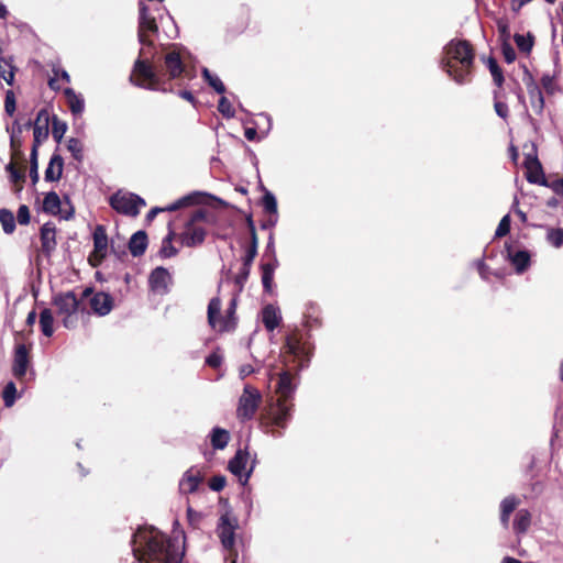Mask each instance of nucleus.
I'll return each mask as SVG.
<instances>
[{"label":"nucleus","mask_w":563,"mask_h":563,"mask_svg":"<svg viewBox=\"0 0 563 563\" xmlns=\"http://www.w3.org/2000/svg\"><path fill=\"white\" fill-rule=\"evenodd\" d=\"M245 222H246V225H247V229L250 232V236H257L256 228H255V223H254L252 214H247L245 217Z\"/></svg>","instance_id":"63"},{"label":"nucleus","mask_w":563,"mask_h":563,"mask_svg":"<svg viewBox=\"0 0 563 563\" xmlns=\"http://www.w3.org/2000/svg\"><path fill=\"white\" fill-rule=\"evenodd\" d=\"M507 251V257L514 265L517 273L521 274L530 266L531 257L528 251L512 252L511 245H505Z\"/></svg>","instance_id":"22"},{"label":"nucleus","mask_w":563,"mask_h":563,"mask_svg":"<svg viewBox=\"0 0 563 563\" xmlns=\"http://www.w3.org/2000/svg\"><path fill=\"white\" fill-rule=\"evenodd\" d=\"M278 221V214H268V218L261 223L263 230L272 229Z\"/></svg>","instance_id":"59"},{"label":"nucleus","mask_w":563,"mask_h":563,"mask_svg":"<svg viewBox=\"0 0 563 563\" xmlns=\"http://www.w3.org/2000/svg\"><path fill=\"white\" fill-rule=\"evenodd\" d=\"M221 306L219 297L211 298L207 311L208 323L219 333L233 332L238 327V295H233L231 298L224 316L221 314Z\"/></svg>","instance_id":"6"},{"label":"nucleus","mask_w":563,"mask_h":563,"mask_svg":"<svg viewBox=\"0 0 563 563\" xmlns=\"http://www.w3.org/2000/svg\"><path fill=\"white\" fill-rule=\"evenodd\" d=\"M203 199H205V195H202L200 192H192L190 195H187V196L178 199L177 201H175L174 203H172L165 208H158V207L152 208L148 211L146 219L148 221H152L157 216L158 212H163V211L172 212V211H176L181 208H185V207L200 205L203 202Z\"/></svg>","instance_id":"15"},{"label":"nucleus","mask_w":563,"mask_h":563,"mask_svg":"<svg viewBox=\"0 0 563 563\" xmlns=\"http://www.w3.org/2000/svg\"><path fill=\"white\" fill-rule=\"evenodd\" d=\"M4 110L10 117H12L16 110L15 95L12 90L5 92Z\"/></svg>","instance_id":"51"},{"label":"nucleus","mask_w":563,"mask_h":563,"mask_svg":"<svg viewBox=\"0 0 563 563\" xmlns=\"http://www.w3.org/2000/svg\"><path fill=\"white\" fill-rule=\"evenodd\" d=\"M218 111L225 118H233L235 111L227 97L222 96L218 103Z\"/></svg>","instance_id":"47"},{"label":"nucleus","mask_w":563,"mask_h":563,"mask_svg":"<svg viewBox=\"0 0 563 563\" xmlns=\"http://www.w3.org/2000/svg\"><path fill=\"white\" fill-rule=\"evenodd\" d=\"M147 249V234L145 231L135 232L129 241V250L134 257L142 256Z\"/></svg>","instance_id":"29"},{"label":"nucleus","mask_w":563,"mask_h":563,"mask_svg":"<svg viewBox=\"0 0 563 563\" xmlns=\"http://www.w3.org/2000/svg\"><path fill=\"white\" fill-rule=\"evenodd\" d=\"M532 516L528 509H519L516 512L515 520L512 523L514 531L517 534L526 533L531 526Z\"/></svg>","instance_id":"30"},{"label":"nucleus","mask_w":563,"mask_h":563,"mask_svg":"<svg viewBox=\"0 0 563 563\" xmlns=\"http://www.w3.org/2000/svg\"><path fill=\"white\" fill-rule=\"evenodd\" d=\"M501 52L506 63L511 64L512 62H515L516 52L510 44L504 43L501 46Z\"/></svg>","instance_id":"57"},{"label":"nucleus","mask_w":563,"mask_h":563,"mask_svg":"<svg viewBox=\"0 0 563 563\" xmlns=\"http://www.w3.org/2000/svg\"><path fill=\"white\" fill-rule=\"evenodd\" d=\"M92 238H93V251H95V253L99 257L106 258L108 246H109V241H108V235H107L106 227L102 225V224L96 225L93 234H92Z\"/></svg>","instance_id":"24"},{"label":"nucleus","mask_w":563,"mask_h":563,"mask_svg":"<svg viewBox=\"0 0 563 563\" xmlns=\"http://www.w3.org/2000/svg\"><path fill=\"white\" fill-rule=\"evenodd\" d=\"M541 85L548 95H553L556 90L555 78L550 74H544L541 77Z\"/></svg>","instance_id":"52"},{"label":"nucleus","mask_w":563,"mask_h":563,"mask_svg":"<svg viewBox=\"0 0 563 563\" xmlns=\"http://www.w3.org/2000/svg\"><path fill=\"white\" fill-rule=\"evenodd\" d=\"M10 178H11L12 183H14L15 185H19L18 190H21L22 184L25 181L24 170L21 168L16 169V172H14L10 175Z\"/></svg>","instance_id":"58"},{"label":"nucleus","mask_w":563,"mask_h":563,"mask_svg":"<svg viewBox=\"0 0 563 563\" xmlns=\"http://www.w3.org/2000/svg\"><path fill=\"white\" fill-rule=\"evenodd\" d=\"M250 454L246 449H239L234 456L229 461L228 470L238 476L242 484H246L253 472V465L245 471Z\"/></svg>","instance_id":"13"},{"label":"nucleus","mask_w":563,"mask_h":563,"mask_svg":"<svg viewBox=\"0 0 563 563\" xmlns=\"http://www.w3.org/2000/svg\"><path fill=\"white\" fill-rule=\"evenodd\" d=\"M547 187H550L556 195H563V178L548 183Z\"/></svg>","instance_id":"60"},{"label":"nucleus","mask_w":563,"mask_h":563,"mask_svg":"<svg viewBox=\"0 0 563 563\" xmlns=\"http://www.w3.org/2000/svg\"><path fill=\"white\" fill-rule=\"evenodd\" d=\"M487 67L490 71L494 84L498 88H501L505 82V77H504L503 69L500 68V66L498 65L497 60L494 57H492V56L488 57Z\"/></svg>","instance_id":"35"},{"label":"nucleus","mask_w":563,"mask_h":563,"mask_svg":"<svg viewBox=\"0 0 563 563\" xmlns=\"http://www.w3.org/2000/svg\"><path fill=\"white\" fill-rule=\"evenodd\" d=\"M262 207L268 214H278L276 198L267 189H265L264 196L262 198Z\"/></svg>","instance_id":"40"},{"label":"nucleus","mask_w":563,"mask_h":563,"mask_svg":"<svg viewBox=\"0 0 563 563\" xmlns=\"http://www.w3.org/2000/svg\"><path fill=\"white\" fill-rule=\"evenodd\" d=\"M497 29H498L500 36H503L505 38L509 37V35H510L509 25L506 21L499 20L497 22Z\"/></svg>","instance_id":"61"},{"label":"nucleus","mask_w":563,"mask_h":563,"mask_svg":"<svg viewBox=\"0 0 563 563\" xmlns=\"http://www.w3.org/2000/svg\"><path fill=\"white\" fill-rule=\"evenodd\" d=\"M547 240L555 247L563 245V229H550L547 234Z\"/></svg>","instance_id":"46"},{"label":"nucleus","mask_w":563,"mask_h":563,"mask_svg":"<svg viewBox=\"0 0 563 563\" xmlns=\"http://www.w3.org/2000/svg\"><path fill=\"white\" fill-rule=\"evenodd\" d=\"M64 159L59 154H53L45 169L46 181H58L62 178Z\"/></svg>","instance_id":"27"},{"label":"nucleus","mask_w":563,"mask_h":563,"mask_svg":"<svg viewBox=\"0 0 563 563\" xmlns=\"http://www.w3.org/2000/svg\"><path fill=\"white\" fill-rule=\"evenodd\" d=\"M208 211L206 209L195 210L185 224L184 231L178 234L181 245L186 247H196L201 245L207 236L206 229L199 223L206 221Z\"/></svg>","instance_id":"7"},{"label":"nucleus","mask_w":563,"mask_h":563,"mask_svg":"<svg viewBox=\"0 0 563 563\" xmlns=\"http://www.w3.org/2000/svg\"><path fill=\"white\" fill-rule=\"evenodd\" d=\"M202 77L208 82V85L212 87L218 93L222 95L225 92L224 84L218 76L212 75L208 68L202 69Z\"/></svg>","instance_id":"38"},{"label":"nucleus","mask_w":563,"mask_h":563,"mask_svg":"<svg viewBox=\"0 0 563 563\" xmlns=\"http://www.w3.org/2000/svg\"><path fill=\"white\" fill-rule=\"evenodd\" d=\"M312 345L305 340L303 333L299 329H292L285 335V342L282 347V357L286 367L301 369L310 361Z\"/></svg>","instance_id":"5"},{"label":"nucleus","mask_w":563,"mask_h":563,"mask_svg":"<svg viewBox=\"0 0 563 563\" xmlns=\"http://www.w3.org/2000/svg\"><path fill=\"white\" fill-rule=\"evenodd\" d=\"M0 78L4 79L8 85H12L14 80V67L7 62H0Z\"/></svg>","instance_id":"45"},{"label":"nucleus","mask_w":563,"mask_h":563,"mask_svg":"<svg viewBox=\"0 0 563 563\" xmlns=\"http://www.w3.org/2000/svg\"><path fill=\"white\" fill-rule=\"evenodd\" d=\"M250 245L245 250V254L242 258L246 265H252L255 257L257 256L258 249V236H250Z\"/></svg>","instance_id":"41"},{"label":"nucleus","mask_w":563,"mask_h":563,"mask_svg":"<svg viewBox=\"0 0 563 563\" xmlns=\"http://www.w3.org/2000/svg\"><path fill=\"white\" fill-rule=\"evenodd\" d=\"M497 97H498V92L495 91L494 92V98H495L494 108H495V111H496L498 117H500L501 119L506 120L508 118V115H509V108H508V106L505 102L498 101Z\"/></svg>","instance_id":"53"},{"label":"nucleus","mask_w":563,"mask_h":563,"mask_svg":"<svg viewBox=\"0 0 563 563\" xmlns=\"http://www.w3.org/2000/svg\"><path fill=\"white\" fill-rule=\"evenodd\" d=\"M38 151L36 148L31 150L30 155V178L33 184L38 181V163H37Z\"/></svg>","instance_id":"44"},{"label":"nucleus","mask_w":563,"mask_h":563,"mask_svg":"<svg viewBox=\"0 0 563 563\" xmlns=\"http://www.w3.org/2000/svg\"><path fill=\"white\" fill-rule=\"evenodd\" d=\"M228 551L225 555V561L230 563H236L239 554L234 545L232 548H224Z\"/></svg>","instance_id":"62"},{"label":"nucleus","mask_w":563,"mask_h":563,"mask_svg":"<svg viewBox=\"0 0 563 563\" xmlns=\"http://www.w3.org/2000/svg\"><path fill=\"white\" fill-rule=\"evenodd\" d=\"M222 355L218 352H212L206 358V364L211 368H219L222 364Z\"/></svg>","instance_id":"56"},{"label":"nucleus","mask_w":563,"mask_h":563,"mask_svg":"<svg viewBox=\"0 0 563 563\" xmlns=\"http://www.w3.org/2000/svg\"><path fill=\"white\" fill-rule=\"evenodd\" d=\"M227 484V479L222 475H214L209 481V487L213 492H221Z\"/></svg>","instance_id":"54"},{"label":"nucleus","mask_w":563,"mask_h":563,"mask_svg":"<svg viewBox=\"0 0 563 563\" xmlns=\"http://www.w3.org/2000/svg\"><path fill=\"white\" fill-rule=\"evenodd\" d=\"M230 440V433L228 430L220 427L212 429L210 434L211 445L214 450H223Z\"/></svg>","instance_id":"32"},{"label":"nucleus","mask_w":563,"mask_h":563,"mask_svg":"<svg viewBox=\"0 0 563 563\" xmlns=\"http://www.w3.org/2000/svg\"><path fill=\"white\" fill-rule=\"evenodd\" d=\"M60 210V199L55 191H49L43 200V211L51 214H57Z\"/></svg>","instance_id":"34"},{"label":"nucleus","mask_w":563,"mask_h":563,"mask_svg":"<svg viewBox=\"0 0 563 563\" xmlns=\"http://www.w3.org/2000/svg\"><path fill=\"white\" fill-rule=\"evenodd\" d=\"M81 299H88L89 307L98 317L108 316L114 308V298L104 291H95L93 287H86L81 292Z\"/></svg>","instance_id":"12"},{"label":"nucleus","mask_w":563,"mask_h":563,"mask_svg":"<svg viewBox=\"0 0 563 563\" xmlns=\"http://www.w3.org/2000/svg\"><path fill=\"white\" fill-rule=\"evenodd\" d=\"M15 394H16V388H15L14 383H12V382L8 383L3 389V395H2L4 405L7 407H10L13 405V402L15 400Z\"/></svg>","instance_id":"49"},{"label":"nucleus","mask_w":563,"mask_h":563,"mask_svg":"<svg viewBox=\"0 0 563 563\" xmlns=\"http://www.w3.org/2000/svg\"><path fill=\"white\" fill-rule=\"evenodd\" d=\"M261 404V391L256 387L246 384L243 388L242 395L239 398L236 418L241 422L253 419Z\"/></svg>","instance_id":"9"},{"label":"nucleus","mask_w":563,"mask_h":563,"mask_svg":"<svg viewBox=\"0 0 563 563\" xmlns=\"http://www.w3.org/2000/svg\"><path fill=\"white\" fill-rule=\"evenodd\" d=\"M54 317H53V312L51 309L48 308H45L41 311L40 313V327H41V331L42 333L49 338L53 335L54 333Z\"/></svg>","instance_id":"33"},{"label":"nucleus","mask_w":563,"mask_h":563,"mask_svg":"<svg viewBox=\"0 0 563 563\" xmlns=\"http://www.w3.org/2000/svg\"><path fill=\"white\" fill-rule=\"evenodd\" d=\"M514 40L520 52L529 53L532 49L534 37L531 34H528V36L515 34Z\"/></svg>","instance_id":"42"},{"label":"nucleus","mask_w":563,"mask_h":563,"mask_svg":"<svg viewBox=\"0 0 563 563\" xmlns=\"http://www.w3.org/2000/svg\"><path fill=\"white\" fill-rule=\"evenodd\" d=\"M158 34V24L155 16L150 13L148 7L143 2L139 5V42L147 47H154L151 36Z\"/></svg>","instance_id":"11"},{"label":"nucleus","mask_w":563,"mask_h":563,"mask_svg":"<svg viewBox=\"0 0 563 563\" xmlns=\"http://www.w3.org/2000/svg\"><path fill=\"white\" fill-rule=\"evenodd\" d=\"M109 203L118 213L133 218L137 217L140 209L146 205L145 200L140 196L121 190L114 192L109 198Z\"/></svg>","instance_id":"10"},{"label":"nucleus","mask_w":563,"mask_h":563,"mask_svg":"<svg viewBox=\"0 0 563 563\" xmlns=\"http://www.w3.org/2000/svg\"><path fill=\"white\" fill-rule=\"evenodd\" d=\"M179 97L187 100L188 102L195 104L196 103V98L195 96L192 95L191 91L189 90H179L178 92Z\"/></svg>","instance_id":"64"},{"label":"nucleus","mask_w":563,"mask_h":563,"mask_svg":"<svg viewBox=\"0 0 563 563\" xmlns=\"http://www.w3.org/2000/svg\"><path fill=\"white\" fill-rule=\"evenodd\" d=\"M442 68L460 85L472 81L475 49L467 40H452L444 48Z\"/></svg>","instance_id":"4"},{"label":"nucleus","mask_w":563,"mask_h":563,"mask_svg":"<svg viewBox=\"0 0 563 563\" xmlns=\"http://www.w3.org/2000/svg\"><path fill=\"white\" fill-rule=\"evenodd\" d=\"M278 266V260L276 256L272 258L267 263H263L261 265L262 269V284L264 291L267 294H272L273 291V282H274V273L276 267Z\"/></svg>","instance_id":"28"},{"label":"nucleus","mask_w":563,"mask_h":563,"mask_svg":"<svg viewBox=\"0 0 563 563\" xmlns=\"http://www.w3.org/2000/svg\"><path fill=\"white\" fill-rule=\"evenodd\" d=\"M172 282L170 273L163 266L154 268L148 276L150 289L159 295H166L169 291Z\"/></svg>","instance_id":"14"},{"label":"nucleus","mask_w":563,"mask_h":563,"mask_svg":"<svg viewBox=\"0 0 563 563\" xmlns=\"http://www.w3.org/2000/svg\"><path fill=\"white\" fill-rule=\"evenodd\" d=\"M41 252L46 257H51L56 250V227L53 222L44 223L40 229Z\"/></svg>","instance_id":"20"},{"label":"nucleus","mask_w":563,"mask_h":563,"mask_svg":"<svg viewBox=\"0 0 563 563\" xmlns=\"http://www.w3.org/2000/svg\"><path fill=\"white\" fill-rule=\"evenodd\" d=\"M134 543L135 556L146 563H179L184 556L176 543L159 531H139L134 534Z\"/></svg>","instance_id":"3"},{"label":"nucleus","mask_w":563,"mask_h":563,"mask_svg":"<svg viewBox=\"0 0 563 563\" xmlns=\"http://www.w3.org/2000/svg\"><path fill=\"white\" fill-rule=\"evenodd\" d=\"M81 297L78 298L71 290L57 294L53 297V306L56 307L57 314L63 317L62 322L66 329L77 327L78 318L76 313L80 308Z\"/></svg>","instance_id":"8"},{"label":"nucleus","mask_w":563,"mask_h":563,"mask_svg":"<svg viewBox=\"0 0 563 563\" xmlns=\"http://www.w3.org/2000/svg\"><path fill=\"white\" fill-rule=\"evenodd\" d=\"M67 150L71 153V156L77 162L80 163L84 159V145L80 140L70 137L67 141Z\"/></svg>","instance_id":"39"},{"label":"nucleus","mask_w":563,"mask_h":563,"mask_svg":"<svg viewBox=\"0 0 563 563\" xmlns=\"http://www.w3.org/2000/svg\"><path fill=\"white\" fill-rule=\"evenodd\" d=\"M49 113L47 109H41L37 114L36 119L33 123V146L32 148H36L38 151V146L41 143L48 137L49 130Z\"/></svg>","instance_id":"18"},{"label":"nucleus","mask_w":563,"mask_h":563,"mask_svg":"<svg viewBox=\"0 0 563 563\" xmlns=\"http://www.w3.org/2000/svg\"><path fill=\"white\" fill-rule=\"evenodd\" d=\"M520 499L516 496H508L500 503V522L505 529L509 528L510 516L517 509Z\"/></svg>","instance_id":"26"},{"label":"nucleus","mask_w":563,"mask_h":563,"mask_svg":"<svg viewBox=\"0 0 563 563\" xmlns=\"http://www.w3.org/2000/svg\"><path fill=\"white\" fill-rule=\"evenodd\" d=\"M511 219L509 214H506L501 218L496 231L495 238H504L510 232Z\"/></svg>","instance_id":"48"},{"label":"nucleus","mask_w":563,"mask_h":563,"mask_svg":"<svg viewBox=\"0 0 563 563\" xmlns=\"http://www.w3.org/2000/svg\"><path fill=\"white\" fill-rule=\"evenodd\" d=\"M203 474L197 466L188 468L179 481V492L184 495L195 493L203 481Z\"/></svg>","instance_id":"19"},{"label":"nucleus","mask_w":563,"mask_h":563,"mask_svg":"<svg viewBox=\"0 0 563 563\" xmlns=\"http://www.w3.org/2000/svg\"><path fill=\"white\" fill-rule=\"evenodd\" d=\"M154 58L155 55L150 58L145 55L144 48L140 49L129 76V81L133 86L164 93L174 92V80L194 77L176 48L158 59Z\"/></svg>","instance_id":"1"},{"label":"nucleus","mask_w":563,"mask_h":563,"mask_svg":"<svg viewBox=\"0 0 563 563\" xmlns=\"http://www.w3.org/2000/svg\"><path fill=\"white\" fill-rule=\"evenodd\" d=\"M526 168V178L530 184L548 186L543 168L537 156L527 155L523 162Z\"/></svg>","instance_id":"21"},{"label":"nucleus","mask_w":563,"mask_h":563,"mask_svg":"<svg viewBox=\"0 0 563 563\" xmlns=\"http://www.w3.org/2000/svg\"><path fill=\"white\" fill-rule=\"evenodd\" d=\"M291 371L297 369L288 367V369L279 374L276 386L277 400L261 416V427L265 433L273 438L282 437L283 430L287 428L291 419L292 400L296 390V384L294 383L295 374Z\"/></svg>","instance_id":"2"},{"label":"nucleus","mask_w":563,"mask_h":563,"mask_svg":"<svg viewBox=\"0 0 563 563\" xmlns=\"http://www.w3.org/2000/svg\"><path fill=\"white\" fill-rule=\"evenodd\" d=\"M66 131V123L60 121L56 115H54L52 120V135L57 143L62 141Z\"/></svg>","instance_id":"43"},{"label":"nucleus","mask_w":563,"mask_h":563,"mask_svg":"<svg viewBox=\"0 0 563 563\" xmlns=\"http://www.w3.org/2000/svg\"><path fill=\"white\" fill-rule=\"evenodd\" d=\"M30 350L31 347L23 343L15 345L12 373L18 379H22L26 375L30 365Z\"/></svg>","instance_id":"17"},{"label":"nucleus","mask_w":563,"mask_h":563,"mask_svg":"<svg viewBox=\"0 0 563 563\" xmlns=\"http://www.w3.org/2000/svg\"><path fill=\"white\" fill-rule=\"evenodd\" d=\"M0 223L2 225L3 231L7 234H11L15 230V219L13 213L8 209L0 210Z\"/></svg>","instance_id":"37"},{"label":"nucleus","mask_w":563,"mask_h":563,"mask_svg":"<svg viewBox=\"0 0 563 563\" xmlns=\"http://www.w3.org/2000/svg\"><path fill=\"white\" fill-rule=\"evenodd\" d=\"M262 322L267 331L273 332L282 322L278 309L273 305H266L262 309Z\"/></svg>","instance_id":"25"},{"label":"nucleus","mask_w":563,"mask_h":563,"mask_svg":"<svg viewBox=\"0 0 563 563\" xmlns=\"http://www.w3.org/2000/svg\"><path fill=\"white\" fill-rule=\"evenodd\" d=\"M158 253L162 258H170L178 254V249H176L173 243L168 242V240H163Z\"/></svg>","instance_id":"50"},{"label":"nucleus","mask_w":563,"mask_h":563,"mask_svg":"<svg viewBox=\"0 0 563 563\" xmlns=\"http://www.w3.org/2000/svg\"><path fill=\"white\" fill-rule=\"evenodd\" d=\"M236 528L238 521L235 518L231 517L230 514L225 512L221 516L218 530L223 548H232L235 544Z\"/></svg>","instance_id":"16"},{"label":"nucleus","mask_w":563,"mask_h":563,"mask_svg":"<svg viewBox=\"0 0 563 563\" xmlns=\"http://www.w3.org/2000/svg\"><path fill=\"white\" fill-rule=\"evenodd\" d=\"M18 222L22 225H26L30 223L31 214L30 209L25 205H21L18 209V216H16Z\"/></svg>","instance_id":"55"},{"label":"nucleus","mask_w":563,"mask_h":563,"mask_svg":"<svg viewBox=\"0 0 563 563\" xmlns=\"http://www.w3.org/2000/svg\"><path fill=\"white\" fill-rule=\"evenodd\" d=\"M64 95L67 100L69 110L74 115H79L84 112L85 101L80 95H77L73 88H66Z\"/></svg>","instance_id":"31"},{"label":"nucleus","mask_w":563,"mask_h":563,"mask_svg":"<svg viewBox=\"0 0 563 563\" xmlns=\"http://www.w3.org/2000/svg\"><path fill=\"white\" fill-rule=\"evenodd\" d=\"M530 103L537 114H542L544 109V97L541 88L536 84L533 78L530 76L529 81L526 82Z\"/></svg>","instance_id":"23"},{"label":"nucleus","mask_w":563,"mask_h":563,"mask_svg":"<svg viewBox=\"0 0 563 563\" xmlns=\"http://www.w3.org/2000/svg\"><path fill=\"white\" fill-rule=\"evenodd\" d=\"M252 265H246L245 262L242 261V266L240 268V272L234 278V284L236 286V292L234 295H240L243 289L246 280L249 279L250 273H251Z\"/></svg>","instance_id":"36"}]
</instances>
